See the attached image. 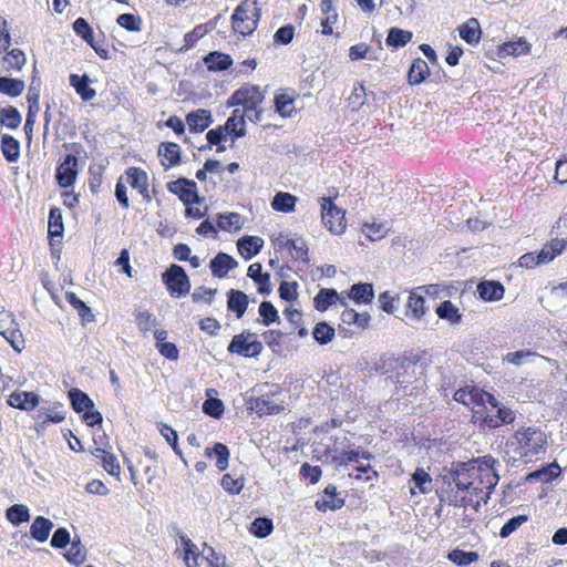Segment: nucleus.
Listing matches in <instances>:
<instances>
[{
	"instance_id": "nucleus-43",
	"label": "nucleus",
	"mask_w": 567,
	"mask_h": 567,
	"mask_svg": "<svg viewBox=\"0 0 567 567\" xmlns=\"http://www.w3.org/2000/svg\"><path fill=\"white\" fill-rule=\"evenodd\" d=\"M24 86L25 85L22 80L0 76V93L4 95L17 97L21 95Z\"/></svg>"
},
{
	"instance_id": "nucleus-5",
	"label": "nucleus",
	"mask_w": 567,
	"mask_h": 567,
	"mask_svg": "<svg viewBox=\"0 0 567 567\" xmlns=\"http://www.w3.org/2000/svg\"><path fill=\"white\" fill-rule=\"evenodd\" d=\"M162 280L168 293L174 298H182L189 293L190 281L184 268L171 265L163 274Z\"/></svg>"
},
{
	"instance_id": "nucleus-37",
	"label": "nucleus",
	"mask_w": 567,
	"mask_h": 567,
	"mask_svg": "<svg viewBox=\"0 0 567 567\" xmlns=\"http://www.w3.org/2000/svg\"><path fill=\"white\" fill-rule=\"evenodd\" d=\"M560 473V467L556 463L548 464L547 466L542 467L540 470L534 471L526 476V481L529 483L533 482H544L548 483L555 477H557Z\"/></svg>"
},
{
	"instance_id": "nucleus-54",
	"label": "nucleus",
	"mask_w": 567,
	"mask_h": 567,
	"mask_svg": "<svg viewBox=\"0 0 567 567\" xmlns=\"http://www.w3.org/2000/svg\"><path fill=\"white\" fill-rule=\"evenodd\" d=\"M25 55L24 53L19 49H13L9 51L6 56L3 58V62L6 64V69H17L21 70L22 66L25 64Z\"/></svg>"
},
{
	"instance_id": "nucleus-35",
	"label": "nucleus",
	"mask_w": 567,
	"mask_h": 567,
	"mask_svg": "<svg viewBox=\"0 0 567 567\" xmlns=\"http://www.w3.org/2000/svg\"><path fill=\"white\" fill-rule=\"evenodd\" d=\"M349 297L357 303H370L374 292L372 284H354L350 288Z\"/></svg>"
},
{
	"instance_id": "nucleus-25",
	"label": "nucleus",
	"mask_w": 567,
	"mask_h": 567,
	"mask_svg": "<svg viewBox=\"0 0 567 567\" xmlns=\"http://www.w3.org/2000/svg\"><path fill=\"white\" fill-rule=\"evenodd\" d=\"M530 43L524 39L518 38L514 41H508L503 43L498 49V56L505 58V56H519L523 54H527L530 51Z\"/></svg>"
},
{
	"instance_id": "nucleus-63",
	"label": "nucleus",
	"mask_w": 567,
	"mask_h": 567,
	"mask_svg": "<svg viewBox=\"0 0 567 567\" xmlns=\"http://www.w3.org/2000/svg\"><path fill=\"white\" fill-rule=\"evenodd\" d=\"M203 412L212 417L218 419L224 413V404L219 399L209 398L203 403Z\"/></svg>"
},
{
	"instance_id": "nucleus-15",
	"label": "nucleus",
	"mask_w": 567,
	"mask_h": 567,
	"mask_svg": "<svg viewBox=\"0 0 567 567\" xmlns=\"http://www.w3.org/2000/svg\"><path fill=\"white\" fill-rule=\"evenodd\" d=\"M238 267V261L226 252H218L209 264L214 277L224 278L228 272Z\"/></svg>"
},
{
	"instance_id": "nucleus-1",
	"label": "nucleus",
	"mask_w": 567,
	"mask_h": 567,
	"mask_svg": "<svg viewBox=\"0 0 567 567\" xmlns=\"http://www.w3.org/2000/svg\"><path fill=\"white\" fill-rule=\"evenodd\" d=\"M515 445L514 453L524 463H529L534 458L538 460L546 453V434L535 427H526L515 432L513 441Z\"/></svg>"
},
{
	"instance_id": "nucleus-2",
	"label": "nucleus",
	"mask_w": 567,
	"mask_h": 567,
	"mask_svg": "<svg viewBox=\"0 0 567 567\" xmlns=\"http://www.w3.org/2000/svg\"><path fill=\"white\" fill-rule=\"evenodd\" d=\"M260 19V8L257 0H244L234 11L231 25L235 32L241 35L251 34Z\"/></svg>"
},
{
	"instance_id": "nucleus-16",
	"label": "nucleus",
	"mask_w": 567,
	"mask_h": 567,
	"mask_svg": "<svg viewBox=\"0 0 567 567\" xmlns=\"http://www.w3.org/2000/svg\"><path fill=\"white\" fill-rule=\"evenodd\" d=\"M125 175L126 182L131 185V187L137 189L138 193L143 196L144 200L151 202V196L147 188V174L138 167H130L125 172Z\"/></svg>"
},
{
	"instance_id": "nucleus-29",
	"label": "nucleus",
	"mask_w": 567,
	"mask_h": 567,
	"mask_svg": "<svg viewBox=\"0 0 567 567\" xmlns=\"http://www.w3.org/2000/svg\"><path fill=\"white\" fill-rule=\"evenodd\" d=\"M567 247V239L555 238L546 244L538 252V261H551L556 256L560 255Z\"/></svg>"
},
{
	"instance_id": "nucleus-45",
	"label": "nucleus",
	"mask_w": 567,
	"mask_h": 567,
	"mask_svg": "<svg viewBox=\"0 0 567 567\" xmlns=\"http://www.w3.org/2000/svg\"><path fill=\"white\" fill-rule=\"evenodd\" d=\"M182 542L184 544V561L187 567H198V559H206V556H202L198 551L197 546L189 539L182 537Z\"/></svg>"
},
{
	"instance_id": "nucleus-7",
	"label": "nucleus",
	"mask_w": 567,
	"mask_h": 567,
	"mask_svg": "<svg viewBox=\"0 0 567 567\" xmlns=\"http://www.w3.org/2000/svg\"><path fill=\"white\" fill-rule=\"evenodd\" d=\"M468 463H472L473 467L477 470L480 484L484 485L486 489H494L499 481L497 470L499 462L492 455H484L482 457L474 458Z\"/></svg>"
},
{
	"instance_id": "nucleus-55",
	"label": "nucleus",
	"mask_w": 567,
	"mask_h": 567,
	"mask_svg": "<svg viewBox=\"0 0 567 567\" xmlns=\"http://www.w3.org/2000/svg\"><path fill=\"white\" fill-rule=\"evenodd\" d=\"M116 22L120 27L131 32L140 31L142 25L141 17L132 13L120 14L116 19Z\"/></svg>"
},
{
	"instance_id": "nucleus-11",
	"label": "nucleus",
	"mask_w": 567,
	"mask_h": 567,
	"mask_svg": "<svg viewBox=\"0 0 567 567\" xmlns=\"http://www.w3.org/2000/svg\"><path fill=\"white\" fill-rule=\"evenodd\" d=\"M0 334L16 351L21 352L24 349L23 336L11 313L0 312Z\"/></svg>"
},
{
	"instance_id": "nucleus-12",
	"label": "nucleus",
	"mask_w": 567,
	"mask_h": 567,
	"mask_svg": "<svg viewBox=\"0 0 567 567\" xmlns=\"http://www.w3.org/2000/svg\"><path fill=\"white\" fill-rule=\"evenodd\" d=\"M265 99L264 93L257 85L246 84L233 93L228 104L240 105L244 109L259 106Z\"/></svg>"
},
{
	"instance_id": "nucleus-46",
	"label": "nucleus",
	"mask_w": 567,
	"mask_h": 567,
	"mask_svg": "<svg viewBox=\"0 0 567 567\" xmlns=\"http://www.w3.org/2000/svg\"><path fill=\"white\" fill-rule=\"evenodd\" d=\"M334 334V328L326 321L317 323L312 330L313 339L321 346L330 343L333 340Z\"/></svg>"
},
{
	"instance_id": "nucleus-13",
	"label": "nucleus",
	"mask_w": 567,
	"mask_h": 567,
	"mask_svg": "<svg viewBox=\"0 0 567 567\" xmlns=\"http://www.w3.org/2000/svg\"><path fill=\"white\" fill-rule=\"evenodd\" d=\"M437 288L434 285L420 286L410 292L408 298V316L415 320H420L425 315V300L424 295H435Z\"/></svg>"
},
{
	"instance_id": "nucleus-34",
	"label": "nucleus",
	"mask_w": 567,
	"mask_h": 567,
	"mask_svg": "<svg viewBox=\"0 0 567 567\" xmlns=\"http://www.w3.org/2000/svg\"><path fill=\"white\" fill-rule=\"evenodd\" d=\"M38 419H42L40 426H45L48 423H60L65 419V412L61 403H55L52 408H41L38 411Z\"/></svg>"
},
{
	"instance_id": "nucleus-3",
	"label": "nucleus",
	"mask_w": 567,
	"mask_h": 567,
	"mask_svg": "<svg viewBox=\"0 0 567 567\" xmlns=\"http://www.w3.org/2000/svg\"><path fill=\"white\" fill-rule=\"evenodd\" d=\"M465 492H451L449 497L450 505L455 507L472 506L478 511L482 503L487 504L493 489H486L482 484H474Z\"/></svg>"
},
{
	"instance_id": "nucleus-53",
	"label": "nucleus",
	"mask_w": 567,
	"mask_h": 567,
	"mask_svg": "<svg viewBox=\"0 0 567 567\" xmlns=\"http://www.w3.org/2000/svg\"><path fill=\"white\" fill-rule=\"evenodd\" d=\"M217 225L221 230L231 231L241 228V216L238 213H229L228 215H219Z\"/></svg>"
},
{
	"instance_id": "nucleus-4",
	"label": "nucleus",
	"mask_w": 567,
	"mask_h": 567,
	"mask_svg": "<svg viewBox=\"0 0 567 567\" xmlns=\"http://www.w3.org/2000/svg\"><path fill=\"white\" fill-rule=\"evenodd\" d=\"M65 150L71 153L66 154L63 162L56 168V182L63 187H71L78 176V155L80 154L81 145L78 143H69L63 145Z\"/></svg>"
},
{
	"instance_id": "nucleus-10",
	"label": "nucleus",
	"mask_w": 567,
	"mask_h": 567,
	"mask_svg": "<svg viewBox=\"0 0 567 567\" xmlns=\"http://www.w3.org/2000/svg\"><path fill=\"white\" fill-rule=\"evenodd\" d=\"M454 400L471 409L476 405H484L486 402L493 408L497 406V400L492 394L470 386L458 389L454 393Z\"/></svg>"
},
{
	"instance_id": "nucleus-51",
	"label": "nucleus",
	"mask_w": 567,
	"mask_h": 567,
	"mask_svg": "<svg viewBox=\"0 0 567 567\" xmlns=\"http://www.w3.org/2000/svg\"><path fill=\"white\" fill-rule=\"evenodd\" d=\"M476 551H464L462 549H453L447 554V558L458 566H467L478 560Z\"/></svg>"
},
{
	"instance_id": "nucleus-41",
	"label": "nucleus",
	"mask_w": 567,
	"mask_h": 567,
	"mask_svg": "<svg viewBox=\"0 0 567 567\" xmlns=\"http://www.w3.org/2000/svg\"><path fill=\"white\" fill-rule=\"evenodd\" d=\"M436 315L443 320H447L452 324H458L462 320V315L456 306L450 300L443 301L436 308Z\"/></svg>"
},
{
	"instance_id": "nucleus-33",
	"label": "nucleus",
	"mask_w": 567,
	"mask_h": 567,
	"mask_svg": "<svg viewBox=\"0 0 567 567\" xmlns=\"http://www.w3.org/2000/svg\"><path fill=\"white\" fill-rule=\"evenodd\" d=\"M72 409L76 413L84 412L89 409H94V402L90 396L80 389L73 388L68 393Z\"/></svg>"
},
{
	"instance_id": "nucleus-18",
	"label": "nucleus",
	"mask_w": 567,
	"mask_h": 567,
	"mask_svg": "<svg viewBox=\"0 0 567 567\" xmlns=\"http://www.w3.org/2000/svg\"><path fill=\"white\" fill-rule=\"evenodd\" d=\"M158 156L165 168L176 166L181 163V147L173 142H163L158 146Z\"/></svg>"
},
{
	"instance_id": "nucleus-24",
	"label": "nucleus",
	"mask_w": 567,
	"mask_h": 567,
	"mask_svg": "<svg viewBox=\"0 0 567 567\" xmlns=\"http://www.w3.org/2000/svg\"><path fill=\"white\" fill-rule=\"evenodd\" d=\"M337 301H340L342 306H346V299L339 296V293L334 289L322 288L315 297L313 305L318 311H326Z\"/></svg>"
},
{
	"instance_id": "nucleus-22",
	"label": "nucleus",
	"mask_w": 567,
	"mask_h": 567,
	"mask_svg": "<svg viewBox=\"0 0 567 567\" xmlns=\"http://www.w3.org/2000/svg\"><path fill=\"white\" fill-rule=\"evenodd\" d=\"M320 11L324 16V19L321 21V32L324 35H330L333 33V24H336L339 19L333 0H321Z\"/></svg>"
},
{
	"instance_id": "nucleus-38",
	"label": "nucleus",
	"mask_w": 567,
	"mask_h": 567,
	"mask_svg": "<svg viewBox=\"0 0 567 567\" xmlns=\"http://www.w3.org/2000/svg\"><path fill=\"white\" fill-rule=\"evenodd\" d=\"M276 112L282 117H290L295 112V99L291 94L281 91L275 95Z\"/></svg>"
},
{
	"instance_id": "nucleus-9",
	"label": "nucleus",
	"mask_w": 567,
	"mask_h": 567,
	"mask_svg": "<svg viewBox=\"0 0 567 567\" xmlns=\"http://www.w3.org/2000/svg\"><path fill=\"white\" fill-rule=\"evenodd\" d=\"M321 217L324 226L332 234H341L346 228L344 212L338 208L331 198H321Z\"/></svg>"
},
{
	"instance_id": "nucleus-44",
	"label": "nucleus",
	"mask_w": 567,
	"mask_h": 567,
	"mask_svg": "<svg viewBox=\"0 0 567 567\" xmlns=\"http://www.w3.org/2000/svg\"><path fill=\"white\" fill-rule=\"evenodd\" d=\"M297 198L289 194L279 192L275 195L271 206L277 212L290 213L295 210Z\"/></svg>"
},
{
	"instance_id": "nucleus-42",
	"label": "nucleus",
	"mask_w": 567,
	"mask_h": 567,
	"mask_svg": "<svg viewBox=\"0 0 567 567\" xmlns=\"http://www.w3.org/2000/svg\"><path fill=\"white\" fill-rule=\"evenodd\" d=\"M65 299L68 302L78 311L83 323L94 321V315L92 310L84 301L76 297L74 292H66Z\"/></svg>"
},
{
	"instance_id": "nucleus-32",
	"label": "nucleus",
	"mask_w": 567,
	"mask_h": 567,
	"mask_svg": "<svg viewBox=\"0 0 567 567\" xmlns=\"http://www.w3.org/2000/svg\"><path fill=\"white\" fill-rule=\"evenodd\" d=\"M204 62L207 69L214 72L227 70L233 64L230 55L217 51L208 53Z\"/></svg>"
},
{
	"instance_id": "nucleus-58",
	"label": "nucleus",
	"mask_w": 567,
	"mask_h": 567,
	"mask_svg": "<svg viewBox=\"0 0 567 567\" xmlns=\"http://www.w3.org/2000/svg\"><path fill=\"white\" fill-rule=\"evenodd\" d=\"M250 530L259 538L266 537L272 530V522L266 517H258L252 522Z\"/></svg>"
},
{
	"instance_id": "nucleus-17",
	"label": "nucleus",
	"mask_w": 567,
	"mask_h": 567,
	"mask_svg": "<svg viewBox=\"0 0 567 567\" xmlns=\"http://www.w3.org/2000/svg\"><path fill=\"white\" fill-rule=\"evenodd\" d=\"M7 402L12 408L30 411L39 404L40 398L34 392H13L9 395Z\"/></svg>"
},
{
	"instance_id": "nucleus-23",
	"label": "nucleus",
	"mask_w": 567,
	"mask_h": 567,
	"mask_svg": "<svg viewBox=\"0 0 567 567\" xmlns=\"http://www.w3.org/2000/svg\"><path fill=\"white\" fill-rule=\"evenodd\" d=\"M262 245L264 240L258 236H244L237 241L238 251L246 260L259 254Z\"/></svg>"
},
{
	"instance_id": "nucleus-62",
	"label": "nucleus",
	"mask_w": 567,
	"mask_h": 567,
	"mask_svg": "<svg viewBox=\"0 0 567 567\" xmlns=\"http://www.w3.org/2000/svg\"><path fill=\"white\" fill-rule=\"evenodd\" d=\"M388 229L383 224H369L365 223L362 226V233L372 241L383 238Z\"/></svg>"
},
{
	"instance_id": "nucleus-47",
	"label": "nucleus",
	"mask_w": 567,
	"mask_h": 567,
	"mask_svg": "<svg viewBox=\"0 0 567 567\" xmlns=\"http://www.w3.org/2000/svg\"><path fill=\"white\" fill-rule=\"evenodd\" d=\"M7 519L14 526H19L24 522H29L30 513L29 508L22 504H14L10 506L6 512Z\"/></svg>"
},
{
	"instance_id": "nucleus-56",
	"label": "nucleus",
	"mask_w": 567,
	"mask_h": 567,
	"mask_svg": "<svg viewBox=\"0 0 567 567\" xmlns=\"http://www.w3.org/2000/svg\"><path fill=\"white\" fill-rule=\"evenodd\" d=\"M291 252V256L295 259H300L305 262L309 261L308 258V245L306 240L301 237L292 238L290 243V249H288Z\"/></svg>"
},
{
	"instance_id": "nucleus-30",
	"label": "nucleus",
	"mask_w": 567,
	"mask_h": 567,
	"mask_svg": "<svg viewBox=\"0 0 567 567\" xmlns=\"http://www.w3.org/2000/svg\"><path fill=\"white\" fill-rule=\"evenodd\" d=\"M251 409L259 415H270L279 413L284 406L272 398L259 396L254 401Z\"/></svg>"
},
{
	"instance_id": "nucleus-60",
	"label": "nucleus",
	"mask_w": 567,
	"mask_h": 567,
	"mask_svg": "<svg viewBox=\"0 0 567 567\" xmlns=\"http://www.w3.org/2000/svg\"><path fill=\"white\" fill-rule=\"evenodd\" d=\"M63 233V221L59 208H52L49 215V234L50 236H61Z\"/></svg>"
},
{
	"instance_id": "nucleus-14",
	"label": "nucleus",
	"mask_w": 567,
	"mask_h": 567,
	"mask_svg": "<svg viewBox=\"0 0 567 567\" xmlns=\"http://www.w3.org/2000/svg\"><path fill=\"white\" fill-rule=\"evenodd\" d=\"M167 189L177 195L179 200L185 205L199 203L200 198L197 194V185L194 181L187 178H178L167 184Z\"/></svg>"
},
{
	"instance_id": "nucleus-21",
	"label": "nucleus",
	"mask_w": 567,
	"mask_h": 567,
	"mask_svg": "<svg viewBox=\"0 0 567 567\" xmlns=\"http://www.w3.org/2000/svg\"><path fill=\"white\" fill-rule=\"evenodd\" d=\"M69 81L70 85L74 87L75 92L81 96L83 101L87 102L95 97L96 91L90 87L92 81L86 74H70Z\"/></svg>"
},
{
	"instance_id": "nucleus-28",
	"label": "nucleus",
	"mask_w": 567,
	"mask_h": 567,
	"mask_svg": "<svg viewBox=\"0 0 567 567\" xmlns=\"http://www.w3.org/2000/svg\"><path fill=\"white\" fill-rule=\"evenodd\" d=\"M53 528V523L43 516H38L34 518L31 527H30V535L33 539L38 540L39 543H44L50 532Z\"/></svg>"
},
{
	"instance_id": "nucleus-20",
	"label": "nucleus",
	"mask_w": 567,
	"mask_h": 567,
	"mask_svg": "<svg viewBox=\"0 0 567 567\" xmlns=\"http://www.w3.org/2000/svg\"><path fill=\"white\" fill-rule=\"evenodd\" d=\"M212 122V113L208 110L199 109L186 115V123L190 132L202 133Z\"/></svg>"
},
{
	"instance_id": "nucleus-52",
	"label": "nucleus",
	"mask_w": 567,
	"mask_h": 567,
	"mask_svg": "<svg viewBox=\"0 0 567 567\" xmlns=\"http://www.w3.org/2000/svg\"><path fill=\"white\" fill-rule=\"evenodd\" d=\"M64 556L69 563L79 566L86 559V550L80 539H76L71 542V547Z\"/></svg>"
},
{
	"instance_id": "nucleus-31",
	"label": "nucleus",
	"mask_w": 567,
	"mask_h": 567,
	"mask_svg": "<svg viewBox=\"0 0 567 567\" xmlns=\"http://www.w3.org/2000/svg\"><path fill=\"white\" fill-rule=\"evenodd\" d=\"M496 414L495 415H486L484 419V423L486 426L491 429L498 427L503 424H509L515 420L514 412L504 406H496Z\"/></svg>"
},
{
	"instance_id": "nucleus-59",
	"label": "nucleus",
	"mask_w": 567,
	"mask_h": 567,
	"mask_svg": "<svg viewBox=\"0 0 567 567\" xmlns=\"http://www.w3.org/2000/svg\"><path fill=\"white\" fill-rule=\"evenodd\" d=\"M259 315L262 323L269 326L279 320L278 311L270 301H262L259 306Z\"/></svg>"
},
{
	"instance_id": "nucleus-61",
	"label": "nucleus",
	"mask_w": 567,
	"mask_h": 567,
	"mask_svg": "<svg viewBox=\"0 0 567 567\" xmlns=\"http://www.w3.org/2000/svg\"><path fill=\"white\" fill-rule=\"evenodd\" d=\"M73 30L76 35L81 37L89 44L93 41V30L84 18H78L73 22Z\"/></svg>"
},
{
	"instance_id": "nucleus-6",
	"label": "nucleus",
	"mask_w": 567,
	"mask_h": 567,
	"mask_svg": "<svg viewBox=\"0 0 567 567\" xmlns=\"http://www.w3.org/2000/svg\"><path fill=\"white\" fill-rule=\"evenodd\" d=\"M445 482L450 485H455L454 492H465L474 484H478L480 476L477 470L473 467L472 463H457L455 468L450 472L449 476L444 477Z\"/></svg>"
},
{
	"instance_id": "nucleus-19",
	"label": "nucleus",
	"mask_w": 567,
	"mask_h": 567,
	"mask_svg": "<svg viewBox=\"0 0 567 567\" xmlns=\"http://www.w3.org/2000/svg\"><path fill=\"white\" fill-rule=\"evenodd\" d=\"M343 504V499L338 497L337 487L330 484L324 488L321 498L316 501V508L321 512L334 511L341 508Z\"/></svg>"
},
{
	"instance_id": "nucleus-40",
	"label": "nucleus",
	"mask_w": 567,
	"mask_h": 567,
	"mask_svg": "<svg viewBox=\"0 0 567 567\" xmlns=\"http://www.w3.org/2000/svg\"><path fill=\"white\" fill-rule=\"evenodd\" d=\"M460 37L468 44L477 43L480 41L481 28L477 19L471 18L460 28Z\"/></svg>"
},
{
	"instance_id": "nucleus-27",
	"label": "nucleus",
	"mask_w": 567,
	"mask_h": 567,
	"mask_svg": "<svg viewBox=\"0 0 567 567\" xmlns=\"http://www.w3.org/2000/svg\"><path fill=\"white\" fill-rule=\"evenodd\" d=\"M504 287L498 281H482L477 285V292L485 301H498L504 296Z\"/></svg>"
},
{
	"instance_id": "nucleus-26",
	"label": "nucleus",
	"mask_w": 567,
	"mask_h": 567,
	"mask_svg": "<svg viewBox=\"0 0 567 567\" xmlns=\"http://www.w3.org/2000/svg\"><path fill=\"white\" fill-rule=\"evenodd\" d=\"M227 308L228 310L236 313V317L240 319L247 310L248 297L245 292L236 289H230L227 292Z\"/></svg>"
},
{
	"instance_id": "nucleus-57",
	"label": "nucleus",
	"mask_w": 567,
	"mask_h": 567,
	"mask_svg": "<svg viewBox=\"0 0 567 567\" xmlns=\"http://www.w3.org/2000/svg\"><path fill=\"white\" fill-rule=\"evenodd\" d=\"M412 482L423 494L429 493L432 489V478L423 468H416L412 475Z\"/></svg>"
},
{
	"instance_id": "nucleus-8",
	"label": "nucleus",
	"mask_w": 567,
	"mask_h": 567,
	"mask_svg": "<svg viewBox=\"0 0 567 567\" xmlns=\"http://www.w3.org/2000/svg\"><path fill=\"white\" fill-rule=\"evenodd\" d=\"M228 351L245 358L257 357L262 351V343L251 333H239L234 336L228 346Z\"/></svg>"
},
{
	"instance_id": "nucleus-48",
	"label": "nucleus",
	"mask_w": 567,
	"mask_h": 567,
	"mask_svg": "<svg viewBox=\"0 0 567 567\" xmlns=\"http://www.w3.org/2000/svg\"><path fill=\"white\" fill-rule=\"evenodd\" d=\"M413 34L411 31L402 30L399 28H391L386 37V44L389 47L399 48L404 47L411 41Z\"/></svg>"
},
{
	"instance_id": "nucleus-50",
	"label": "nucleus",
	"mask_w": 567,
	"mask_h": 567,
	"mask_svg": "<svg viewBox=\"0 0 567 567\" xmlns=\"http://www.w3.org/2000/svg\"><path fill=\"white\" fill-rule=\"evenodd\" d=\"M205 453L208 456H210L212 454H215L217 456L216 467L219 471H225L227 468L228 458H229V450L225 444L216 443L212 450L209 447H207L205 450Z\"/></svg>"
},
{
	"instance_id": "nucleus-49",
	"label": "nucleus",
	"mask_w": 567,
	"mask_h": 567,
	"mask_svg": "<svg viewBox=\"0 0 567 567\" xmlns=\"http://www.w3.org/2000/svg\"><path fill=\"white\" fill-rule=\"evenodd\" d=\"M21 114L13 106H7L0 109V123L11 130L17 128L21 123Z\"/></svg>"
},
{
	"instance_id": "nucleus-36",
	"label": "nucleus",
	"mask_w": 567,
	"mask_h": 567,
	"mask_svg": "<svg viewBox=\"0 0 567 567\" xmlns=\"http://www.w3.org/2000/svg\"><path fill=\"white\" fill-rule=\"evenodd\" d=\"M430 74V69L427 63L422 60L421 58H417L413 61L409 73L408 79L409 83L412 85H417L422 83Z\"/></svg>"
},
{
	"instance_id": "nucleus-64",
	"label": "nucleus",
	"mask_w": 567,
	"mask_h": 567,
	"mask_svg": "<svg viewBox=\"0 0 567 567\" xmlns=\"http://www.w3.org/2000/svg\"><path fill=\"white\" fill-rule=\"evenodd\" d=\"M136 324L141 331L148 332L156 326V317L148 311H138Z\"/></svg>"
},
{
	"instance_id": "nucleus-39",
	"label": "nucleus",
	"mask_w": 567,
	"mask_h": 567,
	"mask_svg": "<svg viewBox=\"0 0 567 567\" xmlns=\"http://www.w3.org/2000/svg\"><path fill=\"white\" fill-rule=\"evenodd\" d=\"M0 147L4 158L8 162L14 163L19 159L20 143L13 136L7 134L2 135Z\"/></svg>"
}]
</instances>
